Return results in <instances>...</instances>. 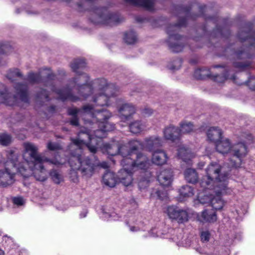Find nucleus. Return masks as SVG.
Returning a JSON list of instances; mask_svg holds the SVG:
<instances>
[{"mask_svg":"<svg viewBox=\"0 0 255 255\" xmlns=\"http://www.w3.org/2000/svg\"><path fill=\"white\" fill-rule=\"evenodd\" d=\"M134 172L131 170H128L125 169V167H123L118 176L120 182L125 186H131L133 184L132 174Z\"/></svg>","mask_w":255,"mask_h":255,"instance_id":"16","label":"nucleus"},{"mask_svg":"<svg viewBox=\"0 0 255 255\" xmlns=\"http://www.w3.org/2000/svg\"><path fill=\"white\" fill-rule=\"evenodd\" d=\"M186 180L190 183H194L198 179V174L194 169L187 168L184 172Z\"/></svg>","mask_w":255,"mask_h":255,"instance_id":"29","label":"nucleus"},{"mask_svg":"<svg viewBox=\"0 0 255 255\" xmlns=\"http://www.w3.org/2000/svg\"><path fill=\"white\" fill-rule=\"evenodd\" d=\"M11 48L10 43L8 41H0V55L6 54Z\"/></svg>","mask_w":255,"mask_h":255,"instance_id":"38","label":"nucleus"},{"mask_svg":"<svg viewBox=\"0 0 255 255\" xmlns=\"http://www.w3.org/2000/svg\"><path fill=\"white\" fill-rule=\"evenodd\" d=\"M163 132L165 139L173 142L178 140L180 137L178 128L173 125H170L166 127Z\"/></svg>","mask_w":255,"mask_h":255,"instance_id":"17","label":"nucleus"},{"mask_svg":"<svg viewBox=\"0 0 255 255\" xmlns=\"http://www.w3.org/2000/svg\"><path fill=\"white\" fill-rule=\"evenodd\" d=\"M47 147L50 150L55 151L60 149L61 146L57 143L49 142L47 143Z\"/></svg>","mask_w":255,"mask_h":255,"instance_id":"46","label":"nucleus"},{"mask_svg":"<svg viewBox=\"0 0 255 255\" xmlns=\"http://www.w3.org/2000/svg\"><path fill=\"white\" fill-rule=\"evenodd\" d=\"M86 63L84 59L75 60L71 64V68L73 70L77 72V70L82 68L85 66Z\"/></svg>","mask_w":255,"mask_h":255,"instance_id":"37","label":"nucleus"},{"mask_svg":"<svg viewBox=\"0 0 255 255\" xmlns=\"http://www.w3.org/2000/svg\"><path fill=\"white\" fill-rule=\"evenodd\" d=\"M130 230L132 232H134L138 231V229H136L134 227H132L130 228Z\"/></svg>","mask_w":255,"mask_h":255,"instance_id":"55","label":"nucleus"},{"mask_svg":"<svg viewBox=\"0 0 255 255\" xmlns=\"http://www.w3.org/2000/svg\"><path fill=\"white\" fill-rule=\"evenodd\" d=\"M180 198L184 200V198L191 197L194 194L193 188L189 185L183 186L179 191Z\"/></svg>","mask_w":255,"mask_h":255,"instance_id":"30","label":"nucleus"},{"mask_svg":"<svg viewBox=\"0 0 255 255\" xmlns=\"http://www.w3.org/2000/svg\"><path fill=\"white\" fill-rule=\"evenodd\" d=\"M241 139L245 143L239 142L233 145L229 139L222 138L215 143L216 149L218 152L223 155L232 153L233 158H236V160L231 159L230 165L231 167L238 168L241 165L242 159L247 154V147L245 143H252L254 137L250 133L245 132L242 134Z\"/></svg>","mask_w":255,"mask_h":255,"instance_id":"5","label":"nucleus"},{"mask_svg":"<svg viewBox=\"0 0 255 255\" xmlns=\"http://www.w3.org/2000/svg\"><path fill=\"white\" fill-rule=\"evenodd\" d=\"M179 209L176 206H170L167 207L165 212L170 219L176 221Z\"/></svg>","mask_w":255,"mask_h":255,"instance_id":"32","label":"nucleus"},{"mask_svg":"<svg viewBox=\"0 0 255 255\" xmlns=\"http://www.w3.org/2000/svg\"><path fill=\"white\" fill-rule=\"evenodd\" d=\"M254 90H255V88H253Z\"/></svg>","mask_w":255,"mask_h":255,"instance_id":"61","label":"nucleus"},{"mask_svg":"<svg viewBox=\"0 0 255 255\" xmlns=\"http://www.w3.org/2000/svg\"><path fill=\"white\" fill-rule=\"evenodd\" d=\"M50 175L53 181L56 184H59L63 180L61 175L56 170H52Z\"/></svg>","mask_w":255,"mask_h":255,"instance_id":"43","label":"nucleus"},{"mask_svg":"<svg viewBox=\"0 0 255 255\" xmlns=\"http://www.w3.org/2000/svg\"><path fill=\"white\" fill-rule=\"evenodd\" d=\"M198 220L201 222L213 223L217 220V215L213 209H206L204 210L200 215L198 216Z\"/></svg>","mask_w":255,"mask_h":255,"instance_id":"19","label":"nucleus"},{"mask_svg":"<svg viewBox=\"0 0 255 255\" xmlns=\"http://www.w3.org/2000/svg\"><path fill=\"white\" fill-rule=\"evenodd\" d=\"M135 112V107L132 105L128 103L123 104L119 108V112L121 115L122 119H128Z\"/></svg>","mask_w":255,"mask_h":255,"instance_id":"25","label":"nucleus"},{"mask_svg":"<svg viewBox=\"0 0 255 255\" xmlns=\"http://www.w3.org/2000/svg\"><path fill=\"white\" fill-rule=\"evenodd\" d=\"M236 66H238V67H242V66H241V65H236Z\"/></svg>","mask_w":255,"mask_h":255,"instance_id":"59","label":"nucleus"},{"mask_svg":"<svg viewBox=\"0 0 255 255\" xmlns=\"http://www.w3.org/2000/svg\"><path fill=\"white\" fill-rule=\"evenodd\" d=\"M173 172L170 169L162 170L158 176V180L163 186H169L173 180Z\"/></svg>","mask_w":255,"mask_h":255,"instance_id":"18","label":"nucleus"},{"mask_svg":"<svg viewBox=\"0 0 255 255\" xmlns=\"http://www.w3.org/2000/svg\"><path fill=\"white\" fill-rule=\"evenodd\" d=\"M124 40L127 44H134L137 40V35L136 33L132 30L126 32L124 34Z\"/></svg>","mask_w":255,"mask_h":255,"instance_id":"31","label":"nucleus"},{"mask_svg":"<svg viewBox=\"0 0 255 255\" xmlns=\"http://www.w3.org/2000/svg\"><path fill=\"white\" fill-rule=\"evenodd\" d=\"M40 77L39 73H29L27 76V81L32 84L38 83L40 80Z\"/></svg>","mask_w":255,"mask_h":255,"instance_id":"42","label":"nucleus"},{"mask_svg":"<svg viewBox=\"0 0 255 255\" xmlns=\"http://www.w3.org/2000/svg\"><path fill=\"white\" fill-rule=\"evenodd\" d=\"M236 55L239 58H246L248 57L247 54L242 51H239L236 53Z\"/></svg>","mask_w":255,"mask_h":255,"instance_id":"51","label":"nucleus"},{"mask_svg":"<svg viewBox=\"0 0 255 255\" xmlns=\"http://www.w3.org/2000/svg\"><path fill=\"white\" fill-rule=\"evenodd\" d=\"M179 131L180 136L183 134H187L194 130V127L192 123L188 121H182L179 124Z\"/></svg>","mask_w":255,"mask_h":255,"instance_id":"27","label":"nucleus"},{"mask_svg":"<svg viewBox=\"0 0 255 255\" xmlns=\"http://www.w3.org/2000/svg\"><path fill=\"white\" fill-rule=\"evenodd\" d=\"M120 144L119 141H113L111 143L104 144L103 150L110 155H118L119 151Z\"/></svg>","mask_w":255,"mask_h":255,"instance_id":"24","label":"nucleus"},{"mask_svg":"<svg viewBox=\"0 0 255 255\" xmlns=\"http://www.w3.org/2000/svg\"><path fill=\"white\" fill-rule=\"evenodd\" d=\"M152 113V111L151 109H148V108H147V109H145L143 111V114L144 115H151V114Z\"/></svg>","mask_w":255,"mask_h":255,"instance_id":"52","label":"nucleus"},{"mask_svg":"<svg viewBox=\"0 0 255 255\" xmlns=\"http://www.w3.org/2000/svg\"><path fill=\"white\" fill-rule=\"evenodd\" d=\"M145 126L139 121H135L132 123L129 126V129L133 133H139L144 128Z\"/></svg>","mask_w":255,"mask_h":255,"instance_id":"34","label":"nucleus"},{"mask_svg":"<svg viewBox=\"0 0 255 255\" xmlns=\"http://www.w3.org/2000/svg\"><path fill=\"white\" fill-rule=\"evenodd\" d=\"M184 18V17L182 19L181 23L170 25L166 30L169 35L167 42L170 49L174 52H181L185 45V38L176 33V31L179 27L185 24Z\"/></svg>","mask_w":255,"mask_h":255,"instance_id":"10","label":"nucleus"},{"mask_svg":"<svg viewBox=\"0 0 255 255\" xmlns=\"http://www.w3.org/2000/svg\"><path fill=\"white\" fill-rule=\"evenodd\" d=\"M192 4L183 5L179 4L173 6V10L179 13H185L187 14L190 12L191 9Z\"/></svg>","mask_w":255,"mask_h":255,"instance_id":"35","label":"nucleus"},{"mask_svg":"<svg viewBox=\"0 0 255 255\" xmlns=\"http://www.w3.org/2000/svg\"><path fill=\"white\" fill-rule=\"evenodd\" d=\"M14 89L16 96H11L7 93V89L4 85H0V103L7 105L13 106L18 104L19 101L27 103L28 98L27 93V86L25 85L16 84Z\"/></svg>","mask_w":255,"mask_h":255,"instance_id":"9","label":"nucleus"},{"mask_svg":"<svg viewBox=\"0 0 255 255\" xmlns=\"http://www.w3.org/2000/svg\"><path fill=\"white\" fill-rule=\"evenodd\" d=\"M162 194L163 195V197L160 196L159 191L157 192V194L159 198L161 200H164V197H166V194H165V193H162Z\"/></svg>","mask_w":255,"mask_h":255,"instance_id":"54","label":"nucleus"},{"mask_svg":"<svg viewBox=\"0 0 255 255\" xmlns=\"http://www.w3.org/2000/svg\"><path fill=\"white\" fill-rule=\"evenodd\" d=\"M240 37L242 40L247 41L251 45H254L255 43V38L253 37H249L248 34L246 32H242L240 35Z\"/></svg>","mask_w":255,"mask_h":255,"instance_id":"45","label":"nucleus"},{"mask_svg":"<svg viewBox=\"0 0 255 255\" xmlns=\"http://www.w3.org/2000/svg\"><path fill=\"white\" fill-rule=\"evenodd\" d=\"M1 65V59H0V65Z\"/></svg>","mask_w":255,"mask_h":255,"instance_id":"60","label":"nucleus"},{"mask_svg":"<svg viewBox=\"0 0 255 255\" xmlns=\"http://www.w3.org/2000/svg\"><path fill=\"white\" fill-rule=\"evenodd\" d=\"M23 147V157L25 162L22 165L19 162V156L15 151H6L5 157L0 154V186L5 187L12 184L16 172H19L24 177L33 175L36 180L44 181L47 179L44 163L60 165L65 162L66 160H58L57 158L51 160L38 153V147L32 143L25 142Z\"/></svg>","mask_w":255,"mask_h":255,"instance_id":"1","label":"nucleus"},{"mask_svg":"<svg viewBox=\"0 0 255 255\" xmlns=\"http://www.w3.org/2000/svg\"><path fill=\"white\" fill-rule=\"evenodd\" d=\"M52 75L48 74V80L44 84L46 87L49 88L54 92L58 98L61 100H69L72 102L84 100L89 96L94 94L92 101L96 106H108L109 98L115 95V88L112 84H107L105 79L95 81L94 88L89 82V78L86 73L78 75L74 78L66 87L62 89H56L52 82L49 80Z\"/></svg>","mask_w":255,"mask_h":255,"instance_id":"2","label":"nucleus"},{"mask_svg":"<svg viewBox=\"0 0 255 255\" xmlns=\"http://www.w3.org/2000/svg\"><path fill=\"white\" fill-rule=\"evenodd\" d=\"M177 215L176 221L178 223H183L187 222L188 220V213L184 210L180 208Z\"/></svg>","mask_w":255,"mask_h":255,"instance_id":"36","label":"nucleus"},{"mask_svg":"<svg viewBox=\"0 0 255 255\" xmlns=\"http://www.w3.org/2000/svg\"><path fill=\"white\" fill-rule=\"evenodd\" d=\"M107 121H103L97 125L99 129L94 131V136L90 133L91 129H87L85 132L81 131L78 135L79 139L81 138L85 139L88 142L92 144V145L87 144L91 152L95 153L97 148L101 147V138L105 137V132L112 131L115 129V125Z\"/></svg>","mask_w":255,"mask_h":255,"instance_id":"8","label":"nucleus"},{"mask_svg":"<svg viewBox=\"0 0 255 255\" xmlns=\"http://www.w3.org/2000/svg\"><path fill=\"white\" fill-rule=\"evenodd\" d=\"M225 70L224 67L219 65H216L212 67L210 70L206 68L196 69L194 72V75L198 79H204L207 77L212 78L214 80L218 83H222L227 79H232L235 81L236 79L235 75L229 77L228 75L225 74L222 75L217 74V72H223L225 71Z\"/></svg>","mask_w":255,"mask_h":255,"instance_id":"11","label":"nucleus"},{"mask_svg":"<svg viewBox=\"0 0 255 255\" xmlns=\"http://www.w3.org/2000/svg\"><path fill=\"white\" fill-rule=\"evenodd\" d=\"M123 167L126 169L131 170L134 172L140 170L143 174L139 179L138 186L140 189L144 188L148 186L151 173L148 171L151 166L149 158L144 154L138 153L136 154L135 159L128 157L123 159L121 161Z\"/></svg>","mask_w":255,"mask_h":255,"instance_id":"7","label":"nucleus"},{"mask_svg":"<svg viewBox=\"0 0 255 255\" xmlns=\"http://www.w3.org/2000/svg\"><path fill=\"white\" fill-rule=\"evenodd\" d=\"M210 233L208 231H204L201 233V238L202 241L207 242L209 241L210 238Z\"/></svg>","mask_w":255,"mask_h":255,"instance_id":"49","label":"nucleus"},{"mask_svg":"<svg viewBox=\"0 0 255 255\" xmlns=\"http://www.w3.org/2000/svg\"><path fill=\"white\" fill-rule=\"evenodd\" d=\"M168 159L165 152L161 149L155 150L152 155V162L157 165H162L165 164Z\"/></svg>","mask_w":255,"mask_h":255,"instance_id":"20","label":"nucleus"},{"mask_svg":"<svg viewBox=\"0 0 255 255\" xmlns=\"http://www.w3.org/2000/svg\"><path fill=\"white\" fill-rule=\"evenodd\" d=\"M129 4L142 7L148 10L153 9L154 0H124Z\"/></svg>","mask_w":255,"mask_h":255,"instance_id":"23","label":"nucleus"},{"mask_svg":"<svg viewBox=\"0 0 255 255\" xmlns=\"http://www.w3.org/2000/svg\"><path fill=\"white\" fill-rule=\"evenodd\" d=\"M21 77V73L20 71L17 69L9 70L6 75V77L11 81L14 80L15 78L17 77Z\"/></svg>","mask_w":255,"mask_h":255,"instance_id":"40","label":"nucleus"},{"mask_svg":"<svg viewBox=\"0 0 255 255\" xmlns=\"http://www.w3.org/2000/svg\"><path fill=\"white\" fill-rule=\"evenodd\" d=\"M0 255H5L4 251L1 249H0Z\"/></svg>","mask_w":255,"mask_h":255,"instance_id":"57","label":"nucleus"},{"mask_svg":"<svg viewBox=\"0 0 255 255\" xmlns=\"http://www.w3.org/2000/svg\"><path fill=\"white\" fill-rule=\"evenodd\" d=\"M103 215V218L105 219H109L110 218H111V220H116L118 219L116 217V214L115 213H112L110 214L108 213H104Z\"/></svg>","mask_w":255,"mask_h":255,"instance_id":"48","label":"nucleus"},{"mask_svg":"<svg viewBox=\"0 0 255 255\" xmlns=\"http://www.w3.org/2000/svg\"><path fill=\"white\" fill-rule=\"evenodd\" d=\"M228 253L227 252H225L224 254V255H228Z\"/></svg>","mask_w":255,"mask_h":255,"instance_id":"58","label":"nucleus"},{"mask_svg":"<svg viewBox=\"0 0 255 255\" xmlns=\"http://www.w3.org/2000/svg\"><path fill=\"white\" fill-rule=\"evenodd\" d=\"M13 202L14 204L18 206H20L23 204L24 200L21 197H16L13 199Z\"/></svg>","mask_w":255,"mask_h":255,"instance_id":"50","label":"nucleus"},{"mask_svg":"<svg viewBox=\"0 0 255 255\" xmlns=\"http://www.w3.org/2000/svg\"><path fill=\"white\" fill-rule=\"evenodd\" d=\"M90 20L95 25L114 26L125 21V17H91Z\"/></svg>","mask_w":255,"mask_h":255,"instance_id":"14","label":"nucleus"},{"mask_svg":"<svg viewBox=\"0 0 255 255\" xmlns=\"http://www.w3.org/2000/svg\"><path fill=\"white\" fill-rule=\"evenodd\" d=\"M194 4H197L199 11L202 13L216 10V6L215 4H209L208 5L204 4H200L196 2H194Z\"/></svg>","mask_w":255,"mask_h":255,"instance_id":"33","label":"nucleus"},{"mask_svg":"<svg viewBox=\"0 0 255 255\" xmlns=\"http://www.w3.org/2000/svg\"><path fill=\"white\" fill-rule=\"evenodd\" d=\"M95 10L96 13L98 14V16H112L106 13L107 10L105 7L97 8Z\"/></svg>","mask_w":255,"mask_h":255,"instance_id":"47","label":"nucleus"},{"mask_svg":"<svg viewBox=\"0 0 255 255\" xmlns=\"http://www.w3.org/2000/svg\"><path fill=\"white\" fill-rule=\"evenodd\" d=\"M119 151L118 154L121 155L123 159L131 157L135 152L141 145V142L137 140H129L128 144L120 141Z\"/></svg>","mask_w":255,"mask_h":255,"instance_id":"13","label":"nucleus"},{"mask_svg":"<svg viewBox=\"0 0 255 255\" xmlns=\"http://www.w3.org/2000/svg\"><path fill=\"white\" fill-rule=\"evenodd\" d=\"M68 114L73 116L70 123L73 126L78 125L77 116H80L83 118L86 125L90 124L92 122L95 125L106 121L112 116L111 113L109 111L96 109L93 106L89 104L84 106L81 109H69Z\"/></svg>","mask_w":255,"mask_h":255,"instance_id":"6","label":"nucleus"},{"mask_svg":"<svg viewBox=\"0 0 255 255\" xmlns=\"http://www.w3.org/2000/svg\"><path fill=\"white\" fill-rule=\"evenodd\" d=\"M11 141V136L5 133L0 134V144L3 145H7Z\"/></svg>","mask_w":255,"mask_h":255,"instance_id":"44","label":"nucleus"},{"mask_svg":"<svg viewBox=\"0 0 255 255\" xmlns=\"http://www.w3.org/2000/svg\"><path fill=\"white\" fill-rule=\"evenodd\" d=\"M160 17H136L135 20L139 23L149 22L154 27L161 25Z\"/></svg>","mask_w":255,"mask_h":255,"instance_id":"26","label":"nucleus"},{"mask_svg":"<svg viewBox=\"0 0 255 255\" xmlns=\"http://www.w3.org/2000/svg\"><path fill=\"white\" fill-rule=\"evenodd\" d=\"M202 192L198 194V200L202 204H210L215 210H221L225 205L221 196L226 194H218L214 192L213 189H202Z\"/></svg>","mask_w":255,"mask_h":255,"instance_id":"12","label":"nucleus"},{"mask_svg":"<svg viewBox=\"0 0 255 255\" xmlns=\"http://www.w3.org/2000/svg\"><path fill=\"white\" fill-rule=\"evenodd\" d=\"M222 131L218 127H211L207 131V136L210 141L217 143L222 137Z\"/></svg>","mask_w":255,"mask_h":255,"instance_id":"22","label":"nucleus"},{"mask_svg":"<svg viewBox=\"0 0 255 255\" xmlns=\"http://www.w3.org/2000/svg\"><path fill=\"white\" fill-rule=\"evenodd\" d=\"M86 214H87V213L85 212L84 213V214H80V216L81 218H84V217H85L86 216Z\"/></svg>","mask_w":255,"mask_h":255,"instance_id":"56","label":"nucleus"},{"mask_svg":"<svg viewBox=\"0 0 255 255\" xmlns=\"http://www.w3.org/2000/svg\"><path fill=\"white\" fill-rule=\"evenodd\" d=\"M103 181L104 184L110 187H113L117 183V180L115 174L110 171H107L103 177Z\"/></svg>","mask_w":255,"mask_h":255,"instance_id":"28","label":"nucleus"},{"mask_svg":"<svg viewBox=\"0 0 255 255\" xmlns=\"http://www.w3.org/2000/svg\"><path fill=\"white\" fill-rule=\"evenodd\" d=\"M206 175L200 181L202 189H212L218 194H230L231 188L228 186L229 172L218 162H211L205 169Z\"/></svg>","mask_w":255,"mask_h":255,"instance_id":"3","label":"nucleus"},{"mask_svg":"<svg viewBox=\"0 0 255 255\" xmlns=\"http://www.w3.org/2000/svg\"><path fill=\"white\" fill-rule=\"evenodd\" d=\"M36 99L37 102H45L48 101L49 98L48 97V94L45 90L42 89L39 92L36 96Z\"/></svg>","mask_w":255,"mask_h":255,"instance_id":"39","label":"nucleus"},{"mask_svg":"<svg viewBox=\"0 0 255 255\" xmlns=\"http://www.w3.org/2000/svg\"><path fill=\"white\" fill-rule=\"evenodd\" d=\"M97 163V165H99V164L98 163ZM99 165H100L102 167H103V168H108L109 167V165H108V163L107 162H102V163H101Z\"/></svg>","mask_w":255,"mask_h":255,"instance_id":"53","label":"nucleus"},{"mask_svg":"<svg viewBox=\"0 0 255 255\" xmlns=\"http://www.w3.org/2000/svg\"><path fill=\"white\" fill-rule=\"evenodd\" d=\"M163 140L161 137L153 135L145 138L143 143H141L139 147H143L149 151H152L156 148L161 146L163 145Z\"/></svg>","mask_w":255,"mask_h":255,"instance_id":"15","label":"nucleus"},{"mask_svg":"<svg viewBox=\"0 0 255 255\" xmlns=\"http://www.w3.org/2000/svg\"><path fill=\"white\" fill-rule=\"evenodd\" d=\"M73 144L69 146V148H75V152H71V157L69 163L72 168L74 170H78L81 172L82 176L90 177L94 173V170L97 163L88 157H85L83 154L82 149L84 147L89 148L87 144L92 145L85 139H79L78 136L77 139L71 138Z\"/></svg>","mask_w":255,"mask_h":255,"instance_id":"4","label":"nucleus"},{"mask_svg":"<svg viewBox=\"0 0 255 255\" xmlns=\"http://www.w3.org/2000/svg\"><path fill=\"white\" fill-rule=\"evenodd\" d=\"M178 156L188 164H191V159L193 157V154L184 145L180 144L177 149Z\"/></svg>","mask_w":255,"mask_h":255,"instance_id":"21","label":"nucleus"},{"mask_svg":"<svg viewBox=\"0 0 255 255\" xmlns=\"http://www.w3.org/2000/svg\"><path fill=\"white\" fill-rule=\"evenodd\" d=\"M16 14H38L37 11L32 9L31 7L26 8H20L16 9Z\"/></svg>","mask_w":255,"mask_h":255,"instance_id":"41","label":"nucleus"}]
</instances>
